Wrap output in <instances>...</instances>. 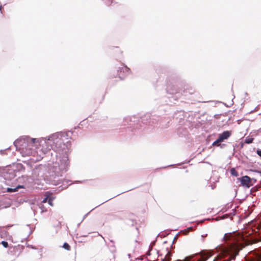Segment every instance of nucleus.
I'll use <instances>...</instances> for the list:
<instances>
[{
  "label": "nucleus",
  "mask_w": 261,
  "mask_h": 261,
  "mask_svg": "<svg viewBox=\"0 0 261 261\" xmlns=\"http://www.w3.org/2000/svg\"><path fill=\"white\" fill-rule=\"evenodd\" d=\"M193 230V227H188L183 230H182L181 232L184 233V234L185 235H187L188 234V233L192 231Z\"/></svg>",
  "instance_id": "nucleus-8"
},
{
  "label": "nucleus",
  "mask_w": 261,
  "mask_h": 261,
  "mask_svg": "<svg viewBox=\"0 0 261 261\" xmlns=\"http://www.w3.org/2000/svg\"><path fill=\"white\" fill-rule=\"evenodd\" d=\"M47 202L48 203V204L50 205L53 206L54 205V204H53V198H52V197H48V199Z\"/></svg>",
  "instance_id": "nucleus-13"
},
{
  "label": "nucleus",
  "mask_w": 261,
  "mask_h": 261,
  "mask_svg": "<svg viewBox=\"0 0 261 261\" xmlns=\"http://www.w3.org/2000/svg\"><path fill=\"white\" fill-rule=\"evenodd\" d=\"M40 208L42 210V212H46V210L45 208L44 205L42 203L40 204Z\"/></svg>",
  "instance_id": "nucleus-17"
},
{
  "label": "nucleus",
  "mask_w": 261,
  "mask_h": 261,
  "mask_svg": "<svg viewBox=\"0 0 261 261\" xmlns=\"http://www.w3.org/2000/svg\"><path fill=\"white\" fill-rule=\"evenodd\" d=\"M220 142H221L220 141L218 138L215 141H214L213 143V146H219L220 145L219 143H220Z\"/></svg>",
  "instance_id": "nucleus-14"
},
{
  "label": "nucleus",
  "mask_w": 261,
  "mask_h": 261,
  "mask_svg": "<svg viewBox=\"0 0 261 261\" xmlns=\"http://www.w3.org/2000/svg\"><path fill=\"white\" fill-rule=\"evenodd\" d=\"M255 229H257L256 232H258L261 229V216H259L258 219L255 222ZM254 231L256 232L255 230ZM258 236L261 237V231L258 233Z\"/></svg>",
  "instance_id": "nucleus-7"
},
{
  "label": "nucleus",
  "mask_w": 261,
  "mask_h": 261,
  "mask_svg": "<svg viewBox=\"0 0 261 261\" xmlns=\"http://www.w3.org/2000/svg\"><path fill=\"white\" fill-rule=\"evenodd\" d=\"M21 187H22L20 186H18V187H17L15 188H7V192H15V191H17V189H19V188H21Z\"/></svg>",
  "instance_id": "nucleus-9"
},
{
  "label": "nucleus",
  "mask_w": 261,
  "mask_h": 261,
  "mask_svg": "<svg viewBox=\"0 0 261 261\" xmlns=\"http://www.w3.org/2000/svg\"><path fill=\"white\" fill-rule=\"evenodd\" d=\"M257 154L261 157V150H257Z\"/></svg>",
  "instance_id": "nucleus-19"
},
{
  "label": "nucleus",
  "mask_w": 261,
  "mask_h": 261,
  "mask_svg": "<svg viewBox=\"0 0 261 261\" xmlns=\"http://www.w3.org/2000/svg\"><path fill=\"white\" fill-rule=\"evenodd\" d=\"M63 247L65 249H66V250H68V251H69V250H70V249H71V247H70V246L68 243H64V244H63Z\"/></svg>",
  "instance_id": "nucleus-12"
},
{
  "label": "nucleus",
  "mask_w": 261,
  "mask_h": 261,
  "mask_svg": "<svg viewBox=\"0 0 261 261\" xmlns=\"http://www.w3.org/2000/svg\"><path fill=\"white\" fill-rule=\"evenodd\" d=\"M231 135V133L229 131H224L219 137L218 139L221 142H223L224 140L228 139Z\"/></svg>",
  "instance_id": "nucleus-6"
},
{
  "label": "nucleus",
  "mask_w": 261,
  "mask_h": 261,
  "mask_svg": "<svg viewBox=\"0 0 261 261\" xmlns=\"http://www.w3.org/2000/svg\"><path fill=\"white\" fill-rule=\"evenodd\" d=\"M253 140V138H246L245 140V142L247 144H249L252 142Z\"/></svg>",
  "instance_id": "nucleus-15"
},
{
  "label": "nucleus",
  "mask_w": 261,
  "mask_h": 261,
  "mask_svg": "<svg viewBox=\"0 0 261 261\" xmlns=\"http://www.w3.org/2000/svg\"><path fill=\"white\" fill-rule=\"evenodd\" d=\"M69 133L59 132L53 134L48 137V141L55 142L56 144H61V143L65 140H68Z\"/></svg>",
  "instance_id": "nucleus-2"
},
{
  "label": "nucleus",
  "mask_w": 261,
  "mask_h": 261,
  "mask_svg": "<svg viewBox=\"0 0 261 261\" xmlns=\"http://www.w3.org/2000/svg\"><path fill=\"white\" fill-rule=\"evenodd\" d=\"M1 244L5 248H7L8 247V242H7L6 241H2L1 242Z\"/></svg>",
  "instance_id": "nucleus-16"
},
{
  "label": "nucleus",
  "mask_w": 261,
  "mask_h": 261,
  "mask_svg": "<svg viewBox=\"0 0 261 261\" xmlns=\"http://www.w3.org/2000/svg\"><path fill=\"white\" fill-rule=\"evenodd\" d=\"M230 173L232 175L236 177L239 175L238 172L236 171V170L234 168L231 169Z\"/></svg>",
  "instance_id": "nucleus-10"
},
{
  "label": "nucleus",
  "mask_w": 261,
  "mask_h": 261,
  "mask_svg": "<svg viewBox=\"0 0 261 261\" xmlns=\"http://www.w3.org/2000/svg\"><path fill=\"white\" fill-rule=\"evenodd\" d=\"M48 197L44 198V199L41 201V203L43 204L44 203H46V202L48 201Z\"/></svg>",
  "instance_id": "nucleus-18"
},
{
  "label": "nucleus",
  "mask_w": 261,
  "mask_h": 261,
  "mask_svg": "<svg viewBox=\"0 0 261 261\" xmlns=\"http://www.w3.org/2000/svg\"><path fill=\"white\" fill-rule=\"evenodd\" d=\"M171 260V253L170 252L168 251V253L165 256V257L164 258V261H170Z\"/></svg>",
  "instance_id": "nucleus-11"
},
{
  "label": "nucleus",
  "mask_w": 261,
  "mask_h": 261,
  "mask_svg": "<svg viewBox=\"0 0 261 261\" xmlns=\"http://www.w3.org/2000/svg\"><path fill=\"white\" fill-rule=\"evenodd\" d=\"M40 145L42 146V148L40 149L39 147H38L36 152L38 153L39 152H41V153L39 154V158L40 159L43 158L42 155L47 153L49 150H50L51 148H53L56 151H59V149L57 146V145L55 147H53L48 144V142L46 141H44V142L41 144H40Z\"/></svg>",
  "instance_id": "nucleus-3"
},
{
  "label": "nucleus",
  "mask_w": 261,
  "mask_h": 261,
  "mask_svg": "<svg viewBox=\"0 0 261 261\" xmlns=\"http://www.w3.org/2000/svg\"><path fill=\"white\" fill-rule=\"evenodd\" d=\"M240 180L241 185L243 186L250 187L251 186L250 178L248 176H244L241 178H238Z\"/></svg>",
  "instance_id": "nucleus-5"
},
{
  "label": "nucleus",
  "mask_w": 261,
  "mask_h": 261,
  "mask_svg": "<svg viewBox=\"0 0 261 261\" xmlns=\"http://www.w3.org/2000/svg\"><path fill=\"white\" fill-rule=\"evenodd\" d=\"M39 141L35 138L31 139L28 137H24L16 140L14 144L16 148H19L21 150L24 155H30L33 153L32 148Z\"/></svg>",
  "instance_id": "nucleus-1"
},
{
  "label": "nucleus",
  "mask_w": 261,
  "mask_h": 261,
  "mask_svg": "<svg viewBox=\"0 0 261 261\" xmlns=\"http://www.w3.org/2000/svg\"><path fill=\"white\" fill-rule=\"evenodd\" d=\"M130 73V70L129 68L126 66H123L120 68L118 70V76L121 79H123L125 76L129 74Z\"/></svg>",
  "instance_id": "nucleus-4"
}]
</instances>
